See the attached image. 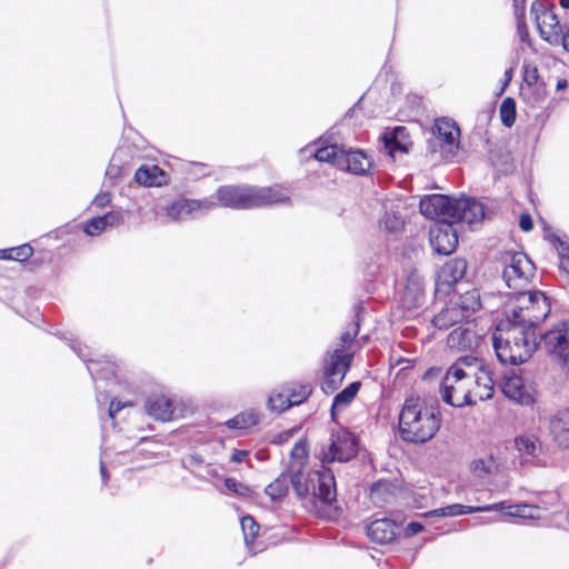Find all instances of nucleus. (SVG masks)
Here are the masks:
<instances>
[{"label":"nucleus","instance_id":"obj_1","mask_svg":"<svg viewBox=\"0 0 569 569\" xmlns=\"http://www.w3.org/2000/svg\"><path fill=\"white\" fill-rule=\"evenodd\" d=\"M500 305V363L527 361L538 347L535 328L551 312V299L541 290L502 293Z\"/></svg>","mask_w":569,"mask_h":569},{"label":"nucleus","instance_id":"obj_8","mask_svg":"<svg viewBox=\"0 0 569 569\" xmlns=\"http://www.w3.org/2000/svg\"><path fill=\"white\" fill-rule=\"evenodd\" d=\"M358 437L346 428L333 429L328 446H321L316 457L327 466L330 462H349L359 452Z\"/></svg>","mask_w":569,"mask_h":569},{"label":"nucleus","instance_id":"obj_49","mask_svg":"<svg viewBox=\"0 0 569 569\" xmlns=\"http://www.w3.org/2000/svg\"><path fill=\"white\" fill-rule=\"evenodd\" d=\"M343 379L345 378H341V377H338V376L337 377H335V376H323V380L321 382V390L326 395H331L336 390H338V388L341 386Z\"/></svg>","mask_w":569,"mask_h":569},{"label":"nucleus","instance_id":"obj_45","mask_svg":"<svg viewBox=\"0 0 569 569\" xmlns=\"http://www.w3.org/2000/svg\"><path fill=\"white\" fill-rule=\"evenodd\" d=\"M286 398H288L287 392H277L271 393L268 398L267 405L268 408L272 412L281 413L289 409L291 406L289 405V401H286Z\"/></svg>","mask_w":569,"mask_h":569},{"label":"nucleus","instance_id":"obj_18","mask_svg":"<svg viewBox=\"0 0 569 569\" xmlns=\"http://www.w3.org/2000/svg\"><path fill=\"white\" fill-rule=\"evenodd\" d=\"M467 261L463 258H455L447 261L438 272L437 287L439 290L450 291L466 274Z\"/></svg>","mask_w":569,"mask_h":569},{"label":"nucleus","instance_id":"obj_15","mask_svg":"<svg viewBox=\"0 0 569 569\" xmlns=\"http://www.w3.org/2000/svg\"><path fill=\"white\" fill-rule=\"evenodd\" d=\"M512 369L510 373H505L503 383H500V390L511 401L528 406L533 402L532 387L525 382L523 378Z\"/></svg>","mask_w":569,"mask_h":569},{"label":"nucleus","instance_id":"obj_9","mask_svg":"<svg viewBox=\"0 0 569 569\" xmlns=\"http://www.w3.org/2000/svg\"><path fill=\"white\" fill-rule=\"evenodd\" d=\"M459 137L460 129L453 120L437 119L432 127V137L427 141V149L432 154L439 153L440 159L451 161L460 147Z\"/></svg>","mask_w":569,"mask_h":569},{"label":"nucleus","instance_id":"obj_51","mask_svg":"<svg viewBox=\"0 0 569 569\" xmlns=\"http://www.w3.org/2000/svg\"><path fill=\"white\" fill-rule=\"evenodd\" d=\"M523 80L527 84L533 86L539 80L538 68L532 63H525L522 67Z\"/></svg>","mask_w":569,"mask_h":569},{"label":"nucleus","instance_id":"obj_25","mask_svg":"<svg viewBox=\"0 0 569 569\" xmlns=\"http://www.w3.org/2000/svg\"><path fill=\"white\" fill-rule=\"evenodd\" d=\"M553 441L561 448L569 449V409L557 412L549 422Z\"/></svg>","mask_w":569,"mask_h":569},{"label":"nucleus","instance_id":"obj_34","mask_svg":"<svg viewBox=\"0 0 569 569\" xmlns=\"http://www.w3.org/2000/svg\"><path fill=\"white\" fill-rule=\"evenodd\" d=\"M312 393V386L309 382L306 383H292L291 387L287 391L288 398L286 401H289L291 407L299 406L306 402Z\"/></svg>","mask_w":569,"mask_h":569},{"label":"nucleus","instance_id":"obj_55","mask_svg":"<svg viewBox=\"0 0 569 569\" xmlns=\"http://www.w3.org/2000/svg\"><path fill=\"white\" fill-rule=\"evenodd\" d=\"M111 199H112L111 192L101 191L93 198L91 204L98 209H103L111 202Z\"/></svg>","mask_w":569,"mask_h":569},{"label":"nucleus","instance_id":"obj_10","mask_svg":"<svg viewBox=\"0 0 569 569\" xmlns=\"http://www.w3.org/2000/svg\"><path fill=\"white\" fill-rule=\"evenodd\" d=\"M486 319L479 318L473 323H466L455 328L447 338V345L450 349L457 351H475L485 343L487 332L482 322Z\"/></svg>","mask_w":569,"mask_h":569},{"label":"nucleus","instance_id":"obj_22","mask_svg":"<svg viewBox=\"0 0 569 569\" xmlns=\"http://www.w3.org/2000/svg\"><path fill=\"white\" fill-rule=\"evenodd\" d=\"M252 209L291 203L290 197L274 187H252Z\"/></svg>","mask_w":569,"mask_h":569},{"label":"nucleus","instance_id":"obj_32","mask_svg":"<svg viewBox=\"0 0 569 569\" xmlns=\"http://www.w3.org/2000/svg\"><path fill=\"white\" fill-rule=\"evenodd\" d=\"M439 391L442 401L452 407L461 408L463 406H473L476 403V401L471 397L470 391H463L461 400H455L453 393L457 392V389L452 385H448V380L445 382H440Z\"/></svg>","mask_w":569,"mask_h":569},{"label":"nucleus","instance_id":"obj_6","mask_svg":"<svg viewBox=\"0 0 569 569\" xmlns=\"http://www.w3.org/2000/svg\"><path fill=\"white\" fill-rule=\"evenodd\" d=\"M482 307L480 293L477 289L455 295L446 307L435 316L433 325L439 329H448L460 322H469L473 313Z\"/></svg>","mask_w":569,"mask_h":569},{"label":"nucleus","instance_id":"obj_12","mask_svg":"<svg viewBox=\"0 0 569 569\" xmlns=\"http://www.w3.org/2000/svg\"><path fill=\"white\" fill-rule=\"evenodd\" d=\"M457 222L440 219L429 230V241L433 251L439 256H450L455 252L459 238L455 227Z\"/></svg>","mask_w":569,"mask_h":569},{"label":"nucleus","instance_id":"obj_21","mask_svg":"<svg viewBox=\"0 0 569 569\" xmlns=\"http://www.w3.org/2000/svg\"><path fill=\"white\" fill-rule=\"evenodd\" d=\"M398 526L387 518L371 521L366 530L367 536L376 543L388 545L395 541Z\"/></svg>","mask_w":569,"mask_h":569},{"label":"nucleus","instance_id":"obj_43","mask_svg":"<svg viewBox=\"0 0 569 569\" xmlns=\"http://www.w3.org/2000/svg\"><path fill=\"white\" fill-rule=\"evenodd\" d=\"M517 110L515 99L508 97L500 103V120L501 122L510 128L516 121Z\"/></svg>","mask_w":569,"mask_h":569},{"label":"nucleus","instance_id":"obj_50","mask_svg":"<svg viewBox=\"0 0 569 569\" xmlns=\"http://www.w3.org/2000/svg\"><path fill=\"white\" fill-rule=\"evenodd\" d=\"M11 249L13 252L12 260L16 261H26L33 254V248L29 243H23Z\"/></svg>","mask_w":569,"mask_h":569},{"label":"nucleus","instance_id":"obj_59","mask_svg":"<svg viewBox=\"0 0 569 569\" xmlns=\"http://www.w3.org/2000/svg\"><path fill=\"white\" fill-rule=\"evenodd\" d=\"M519 227L522 231L529 232L533 228V221L529 213H521L519 218Z\"/></svg>","mask_w":569,"mask_h":569},{"label":"nucleus","instance_id":"obj_29","mask_svg":"<svg viewBox=\"0 0 569 569\" xmlns=\"http://www.w3.org/2000/svg\"><path fill=\"white\" fill-rule=\"evenodd\" d=\"M486 511H498V502L482 505V506H467L462 503H452L445 507H441L440 512L445 517H457L463 515H470L475 512H486Z\"/></svg>","mask_w":569,"mask_h":569},{"label":"nucleus","instance_id":"obj_42","mask_svg":"<svg viewBox=\"0 0 569 569\" xmlns=\"http://www.w3.org/2000/svg\"><path fill=\"white\" fill-rule=\"evenodd\" d=\"M243 539L247 546L251 545L259 533V525L252 516H243L240 519Z\"/></svg>","mask_w":569,"mask_h":569},{"label":"nucleus","instance_id":"obj_54","mask_svg":"<svg viewBox=\"0 0 569 569\" xmlns=\"http://www.w3.org/2000/svg\"><path fill=\"white\" fill-rule=\"evenodd\" d=\"M516 166L512 157L509 153L500 152V173L509 174L513 172Z\"/></svg>","mask_w":569,"mask_h":569},{"label":"nucleus","instance_id":"obj_11","mask_svg":"<svg viewBox=\"0 0 569 569\" xmlns=\"http://www.w3.org/2000/svg\"><path fill=\"white\" fill-rule=\"evenodd\" d=\"M540 345L553 360L569 370V322H561L543 333Z\"/></svg>","mask_w":569,"mask_h":569},{"label":"nucleus","instance_id":"obj_27","mask_svg":"<svg viewBox=\"0 0 569 569\" xmlns=\"http://www.w3.org/2000/svg\"><path fill=\"white\" fill-rule=\"evenodd\" d=\"M500 519L502 517H515L521 519H539L540 508L533 505H508L506 501H500Z\"/></svg>","mask_w":569,"mask_h":569},{"label":"nucleus","instance_id":"obj_17","mask_svg":"<svg viewBox=\"0 0 569 569\" xmlns=\"http://www.w3.org/2000/svg\"><path fill=\"white\" fill-rule=\"evenodd\" d=\"M386 154L395 159L397 153L407 154L410 152L412 141L408 130L403 126H396L387 129L380 137Z\"/></svg>","mask_w":569,"mask_h":569},{"label":"nucleus","instance_id":"obj_35","mask_svg":"<svg viewBox=\"0 0 569 569\" xmlns=\"http://www.w3.org/2000/svg\"><path fill=\"white\" fill-rule=\"evenodd\" d=\"M379 226L390 233H397L403 228L405 220L401 213L391 207L386 209L383 217L379 220Z\"/></svg>","mask_w":569,"mask_h":569},{"label":"nucleus","instance_id":"obj_3","mask_svg":"<svg viewBox=\"0 0 569 569\" xmlns=\"http://www.w3.org/2000/svg\"><path fill=\"white\" fill-rule=\"evenodd\" d=\"M419 210L428 219H446L468 224L480 222L491 213L487 204L465 193L459 198L443 193L425 194L419 201Z\"/></svg>","mask_w":569,"mask_h":569},{"label":"nucleus","instance_id":"obj_41","mask_svg":"<svg viewBox=\"0 0 569 569\" xmlns=\"http://www.w3.org/2000/svg\"><path fill=\"white\" fill-rule=\"evenodd\" d=\"M472 472L478 477H485L498 470V462L493 455L490 453L487 458H479L471 463Z\"/></svg>","mask_w":569,"mask_h":569},{"label":"nucleus","instance_id":"obj_46","mask_svg":"<svg viewBox=\"0 0 569 569\" xmlns=\"http://www.w3.org/2000/svg\"><path fill=\"white\" fill-rule=\"evenodd\" d=\"M191 206L193 213L197 217L206 214L207 212L216 209L219 204L218 200L214 201L211 198L203 199H191Z\"/></svg>","mask_w":569,"mask_h":569},{"label":"nucleus","instance_id":"obj_2","mask_svg":"<svg viewBox=\"0 0 569 569\" xmlns=\"http://www.w3.org/2000/svg\"><path fill=\"white\" fill-rule=\"evenodd\" d=\"M291 462L287 467L290 485L299 499L312 497L325 507L332 506L337 500V481L333 471L320 465L319 469L305 472L309 459L307 439L297 441L290 452Z\"/></svg>","mask_w":569,"mask_h":569},{"label":"nucleus","instance_id":"obj_16","mask_svg":"<svg viewBox=\"0 0 569 569\" xmlns=\"http://www.w3.org/2000/svg\"><path fill=\"white\" fill-rule=\"evenodd\" d=\"M372 167V159L362 149L347 148L345 146L340 156L339 170L356 174L368 176Z\"/></svg>","mask_w":569,"mask_h":569},{"label":"nucleus","instance_id":"obj_26","mask_svg":"<svg viewBox=\"0 0 569 569\" xmlns=\"http://www.w3.org/2000/svg\"><path fill=\"white\" fill-rule=\"evenodd\" d=\"M495 100L490 102L486 109L481 110L476 118V124L473 128V134L478 137L480 140H483L486 143L490 142V136L488 127L492 120V117L496 112V103L498 101V91L493 93Z\"/></svg>","mask_w":569,"mask_h":569},{"label":"nucleus","instance_id":"obj_24","mask_svg":"<svg viewBox=\"0 0 569 569\" xmlns=\"http://www.w3.org/2000/svg\"><path fill=\"white\" fill-rule=\"evenodd\" d=\"M134 181L143 187H162L168 184L169 178L159 166L142 164L134 172Z\"/></svg>","mask_w":569,"mask_h":569},{"label":"nucleus","instance_id":"obj_57","mask_svg":"<svg viewBox=\"0 0 569 569\" xmlns=\"http://www.w3.org/2000/svg\"><path fill=\"white\" fill-rule=\"evenodd\" d=\"M552 239H553L555 246L557 247V249L559 251L560 258L569 260V243L562 241L557 236H553Z\"/></svg>","mask_w":569,"mask_h":569},{"label":"nucleus","instance_id":"obj_19","mask_svg":"<svg viewBox=\"0 0 569 569\" xmlns=\"http://www.w3.org/2000/svg\"><path fill=\"white\" fill-rule=\"evenodd\" d=\"M123 223V214L120 211H108L104 214L88 219L82 224V231L90 237H96L109 228L118 227Z\"/></svg>","mask_w":569,"mask_h":569},{"label":"nucleus","instance_id":"obj_44","mask_svg":"<svg viewBox=\"0 0 569 569\" xmlns=\"http://www.w3.org/2000/svg\"><path fill=\"white\" fill-rule=\"evenodd\" d=\"M223 483L234 496L250 498L253 495V490L248 485L238 481L233 477H224Z\"/></svg>","mask_w":569,"mask_h":569},{"label":"nucleus","instance_id":"obj_36","mask_svg":"<svg viewBox=\"0 0 569 569\" xmlns=\"http://www.w3.org/2000/svg\"><path fill=\"white\" fill-rule=\"evenodd\" d=\"M361 388L360 381H352L348 386H346L342 390L336 393L332 399L333 407H347L349 406L355 398L357 397L359 390Z\"/></svg>","mask_w":569,"mask_h":569},{"label":"nucleus","instance_id":"obj_53","mask_svg":"<svg viewBox=\"0 0 569 569\" xmlns=\"http://www.w3.org/2000/svg\"><path fill=\"white\" fill-rule=\"evenodd\" d=\"M516 21H517V31L519 34V38L522 42H527L529 40V31L526 24V13L522 16L515 14Z\"/></svg>","mask_w":569,"mask_h":569},{"label":"nucleus","instance_id":"obj_64","mask_svg":"<svg viewBox=\"0 0 569 569\" xmlns=\"http://www.w3.org/2000/svg\"><path fill=\"white\" fill-rule=\"evenodd\" d=\"M477 361V358L472 356H463L460 357L456 362L459 363L461 367L463 366H472Z\"/></svg>","mask_w":569,"mask_h":569},{"label":"nucleus","instance_id":"obj_63","mask_svg":"<svg viewBox=\"0 0 569 569\" xmlns=\"http://www.w3.org/2000/svg\"><path fill=\"white\" fill-rule=\"evenodd\" d=\"M121 168L118 166H109L106 170V177L110 180H116L120 177Z\"/></svg>","mask_w":569,"mask_h":569},{"label":"nucleus","instance_id":"obj_62","mask_svg":"<svg viewBox=\"0 0 569 569\" xmlns=\"http://www.w3.org/2000/svg\"><path fill=\"white\" fill-rule=\"evenodd\" d=\"M389 485L390 483L388 481H385V480L375 481L370 486V492L373 495V493L380 492L382 489L387 490Z\"/></svg>","mask_w":569,"mask_h":569},{"label":"nucleus","instance_id":"obj_48","mask_svg":"<svg viewBox=\"0 0 569 569\" xmlns=\"http://www.w3.org/2000/svg\"><path fill=\"white\" fill-rule=\"evenodd\" d=\"M467 377H468V373L465 371V369L459 363L455 362L453 365H451L449 367V369H448L447 373L445 375V377L442 378L441 382H445L448 379V385H451L450 383L451 379H453L456 382H458Z\"/></svg>","mask_w":569,"mask_h":569},{"label":"nucleus","instance_id":"obj_5","mask_svg":"<svg viewBox=\"0 0 569 569\" xmlns=\"http://www.w3.org/2000/svg\"><path fill=\"white\" fill-rule=\"evenodd\" d=\"M49 333L54 335L60 340L64 341L71 348V350L87 365V370L91 376L92 381L94 382L97 400L99 401L100 397L107 392L106 389H101L99 383L104 381L107 387L113 383L117 379L114 365L109 361L102 362L98 359H93L89 348L87 346H82L72 332L57 330L54 332L49 331Z\"/></svg>","mask_w":569,"mask_h":569},{"label":"nucleus","instance_id":"obj_30","mask_svg":"<svg viewBox=\"0 0 569 569\" xmlns=\"http://www.w3.org/2000/svg\"><path fill=\"white\" fill-rule=\"evenodd\" d=\"M290 477L287 469L264 488V493L272 502H279L288 496Z\"/></svg>","mask_w":569,"mask_h":569},{"label":"nucleus","instance_id":"obj_33","mask_svg":"<svg viewBox=\"0 0 569 569\" xmlns=\"http://www.w3.org/2000/svg\"><path fill=\"white\" fill-rule=\"evenodd\" d=\"M343 144H328L319 147L315 152V159L320 162H327L339 169L340 156L342 154Z\"/></svg>","mask_w":569,"mask_h":569},{"label":"nucleus","instance_id":"obj_52","mask_svg":"<svg viewBox=\"0 0 569 569\" xmlns=\"http://www.w3.org/2000/svg\"><path fill=\"white\" fill-rule=\"evenodd\" d=\"M486 322H490V325L488 326L487 329H485V331L488 333L490 332L491 333V345H492V349H493V352H495V356L498 358V347H499V343H498V322H496L495 319H486Z\"/></svg>","mask_w":569,"mask_h":569},{"label":"nucleus","instance_id":"obj_20","mask_svg":"<svg viewBox=\"0 0 569 569\" xmlns=\"http://www.w3.org/2000/svg\"><path fill=\"white\" fill-rule=\"evenodd\" d=\"M144 409L151 418L161 422H167L178 417L173 401L163 396L148 398L144 403Z\"/></svg>","mask_w":569,"mask_h":569},{"label":"nucleus","instance_id":"obj_4","mask_svg":"<svg viewBox=\"0 0 569 569\" xmlns=\"http://www.w3.org/2000/svg\"><path fill=\"white\" fill-rule=\"evenodd\" d=\"M441 425L437 400L428 403L419 397L406 398L399 413V435L408 443H425L431 440Z\"/></svg>","mask_w":569,"mask_h":569},{"label":"nucleus","instance_id":"obj_60","mask_svg":"<svg viewBox=\"0 0 569 569\" xmlns=\"http://www.w3.org/2000/svg\"><path fill=\"white\" fill-rule=\"evenodd\" d=\"M249 456V451L248 450H244V449H236L231 457H230V460L232 462H236V463H240V462H243Z\"/></svg>","mask_w":569,"mask_h":569},{"label":"nucleus","instance_id":"obj_31","mask_svg":"<svg viewBox=\"0 0 569 569\" xmlns=\"http://www.w3.org/2000/svg\"><path fill=\"white\" fill-rule=\"evenodd\" d=\"M167 216L174 221L183 220L188 217L196 218L191 206V199L181 197L173 200L166 207Z\"/></svg>","mask_w":569,"mask_h":569},{"label":"nucleus","instance_id":"obj_37","mask_svg":"<svg viewBox=\"0 0 569 569\" xmlns=\"http://www.w3.org/2000/svg\"><path fill=\"white\" fill-rule=\"evenodd\" d=\"M259 423V415L256 412H242L224 422L231 430L248 429Z\"/></svg>","mask_w":569,"mask_h":569},{"label":"nucleus","instance_id":"obj_47","mask_svg":"<svg viewBox=\"0 0 569 569\" xmlns=\"http://www.w3.org/2000/svg\"><path fill=\"white\" fill-rule=\"evenodd\" d=\"M204 463V459L200 453L193 452L188 456L187 459L181 460V467L188 470L196 479L206 480V476L194 470L190 469V466H201Z\"/></svg>","mask_w":569,"mask_h":569},{"label":"nucleus","instance_id":"obj_28","mask_svg":"<svg viewBox=\"0 0 569 569\" xmlns=\"http://www.w3.org/2000/svg\"><path fill=\"white\" fill-rule=\"evenodd\" d=\"M365 313L366 308L363 307L362 302L356 303L353 307L352 320L348 323L346 330L340 335V348H342V350L349 348L352 345L355 338L358 336Z\"/></svg>","mask_w":569,"mask_h":569},{"label":"nucleus","instance_id":"obj_7","mask_svg":"<svg viewBox=\"0 0 569 569\" xmlns=\"http://www.w3.org/2000/svg\"><path fill=\"white\" fill-rule=\"evenodd\" d=\"M503 264L502 279L506 290L502 293L526 290L535 276V264L523 252L506 251L500 253Z\"/></svg>","mask_w":569,"mask_h":569},{"label":"nucleus","instance_id":"obj_23","mask_svg":"<svg viewBox=\"0 0 569 569\" xmlns=\"http://www.w3.org/2000/svg\"><path fill=\"white\" fill-rule=\"evenodd\" d=\"M353 360V353H348L342 348H336L329 353V359L323 366V376H335L345 378L350 370Z\"/></svg>","mask_w":569,"mask_h":569},{"label":"nucleus","instance_id":"obj_13","mask_svg":"<svg viewBox=\"0 0 569 569\" xmlns=\"http://www.w3.org/2000/svg\"><path fill=\"white\" fill-rule=\"evenodd\" d=\"M531 12L535 14L540 37L550 44L558 43L562 29L557 16L542 2H532Z\"/></svg>","mask_w":569,"mask_h":569},{"label":"nucleus","instance_id":"obj_39","mask_svg":"<svg viewBox=\"0 0 569 569\" xmlns=\"http://www.w3.org/2000/svg\"><path fill=\"white\" fill-rule=\"evenodd\" d=\"M476 383L478 388H483V392H479L480 400H488L493 396L495 380L492 373L489 370L480 368L479 373L476 376Z\"/></svg>","mask_w":569,"mask_h":569},{"label":"nucleus","instance_id":"obj_14","mask_svg":"<svg viewBox=\"0 0 569 569\" xmlns=\"http://www.w3.org/2000/svg\"><path fill=\"white\" fill-rule=\"evenodd\" d=\"M216 197L221 207L234 210L252 209L251 186H220L216 191Z\"/></svg>","mask_w":569,"mask_h":569},{"label":"nucleus","instance_id":"obj_58","mask_svg":"<svg viewBox=\"0 0 569 569\" xmlns=\"http://www.w3.org/2000/svg\"><path fill=\"white\" fill-rule=\"evenodd\" d=\"M128 403L121 402L117 399H112L110 401L109 408H108V416L110 419H114L117 413L127 406Z\"/></svg>","mask_w":569,"mask_h":569},{"label":"nucleus","instance_id":"obj_38","mask_svg":"<svg viewBox=\"0 0 569 569\" xmlns=\"http://www.w3.org/2000/svg\"><path fill=\"white\" fill-rule=\"evenodd\" d=\"M515 448L523 456L537 457L541 451V443L531 436H520L515 439Z\"/></svg>","mask_w":569,"mask_h":569},{"label":"nucleus","instance_id":"obj_61","mask_svg":"<svg viewBox=\"0 0 569 569\" xmlns=\"http://www.w3.org/2000/svg\"><path fill=\"white\" fill-rule=\"evenodd\" d=\"M512 3L513 14L522 16L526 13L527 0H510Z\"/></svg>","mask_w":569,"mask_h":569},{"label":"nucleus","instance_id":"obj_56","mask_svg":"<svg viewBox=\"0 0 569 569\" xmlns=\"http://www.w3.org/2000/svg\"><path fill=\"white\" fill-rule=\"evenodd\" d=\"M425 527L421 522L419 521H410L409 523H407V526L405 527L403 529V533L407 538H411L418 533H420L421 531H423Z\"/></svg>","mask_w":569,"mask_h":569},{"label":"nucleus","instance_id":"obj_40","mask_svg":"<svg viewBox=\"0 0 569 569\" xmlns=\"http://www.w3.org/2000/svg\"><path fill=\"white\" fill-rule=\"evenodd\" d=\"M423 289L419 282L408 280L405 288L403 300L408 307H419L422 303Z\"/></svg>","mask_w":569,"mask_h":569}]
</instances>
